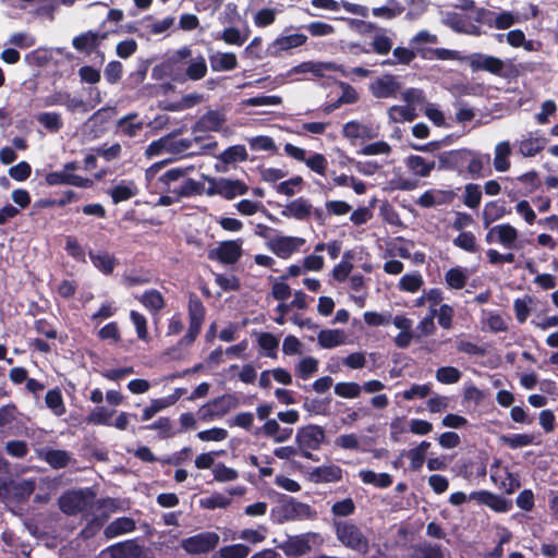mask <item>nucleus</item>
<instances>
[{"mask_svg": "<svg viewBox=\"0 0 558 558\" xmlns=\"http://www.w3.org/2000/svg\"><path fill=\"white\" fill-rule=\"evenodd\" d=\"M312 209L313 206L308 199L299 197L288 203L283 207L281 215L287 218L305 220L312 215Z\"/></svg>", "mask_w": 558, "mask_h": 558, "instance_id": "obj_20", "label": "nucleus"}, {"mask_svg": "<svg viewBox=\"0 0 558 558\" xmlns=\"http://www.w3.org/2000/svg\"><path fill=\"white\" fill-rule=\"evenodd\" d=\"M448 196L447 192L430 190L424 192L417 199V204L422 207L428 208L435 205H440L446 202Z\"/></svg>", "mask_w": 558, "mask_h": 558, "instance_id": "obj_54", "label": "nucleus"}, {"mask_svg": "<svg viewBox=\"0 0 558 558\" xmlns=\"http://www.w3.org/2000/svg\"><path fill=\"white\" fill-rule=\"evenodd\" d=\"M359 477L364 484L373 485L378 488H387L392 484V477L388 473H375L371 470H361Z\"/></svg>", "mask_w": 558, "mask_h": 558, "instance_id": "obj_35", "label": "nucleus"}, {"mask_svg": "<svg viewBox=\"0 0 558 558\" xmlns=\"http://www.w3.org/2000/svg\"><path fill=\"white\" fill-rule=\"evenodd\" d=\"M173 24V16H167L162 20H154L150 16H146L137 22L134 32L137 33L140 37L149 39L153 35H162L168 32Z\"/></svg>", "mask_w": 558, "mask_h": 558, "instance_id": "obj_11", "label": "nucleus"}, {"mask_svg": "<svg viewBox=\"0 0 558 558\" xmlns=\"http://www.w3.org/2000/svg\"><path fill=\"white\" fill-rule=\"evenodd\" d=\"M435 377L445 385L456 384L461 378V372L453 366H442L436 371Z\"/></svg>", "mask_w": 558, "mask_h": 558, "instance_id": "obj_59", "label": "nucleus"}, {"mask_svg": "<svg viewBox=\"0 0 558 558\" xmlns=\"http://www.w3.org/2000/svg\"><path fill=\"white\" fill-rule=\"evenodd\" d=\"M114 204L125 202L137 194V186L133 181L123 180L109 190Z\"/></svg>", "mask_w": 558, "mask_h": 558, "instance_id": "obj_30", "label": "nucleus"}, {"mask_svg": "<svg viewBox=\"0 0 558 558\" xmlns=\"http://www.w3.org/2000/svg\"><path fill=\"white\" fill-rule=\"evenodd\" d=\"M209 62L214 72L232 71L238 66V58L233 52H211Z\"/></svg>", "mask_w": 558, "mask_h": 558, "instance_id": "obj_24", "label": "nucleus"}, {"mask_svg": "<svg viewBox=\"0 0 558 558\" xmlns=\"http://www.w3.org/2000/svg\"><path fill=\"white\" fill-rule=\"evenodd\" d=\"M242 240L223 241L210 252L209 257L217 258L223 264H233L242 255Z\"/></svg>", "mask_w": 558, "mask_h": 558, "instance_id": "obj_13", "label": "nucleus"}, {"mask_svg": "<svg viewBox=\"0 0 558 558\" xmlns=\"http://www.w3.org/2000/svg\"><path fill=\"white\" fill-rule=\"evenodd\" d=\"M405 166L412 174L421 178H426L435 168L434 160H426L418 155H411L405 159Z\"/></svg>", "mask_w": 558, "mask_h": 558, "instance_id": "obj_27", "label": "nucleus"}, {"mask_svg": "<svg viewBox=\"0 0 558 558\" xmlns=\"http://www.w3.org/2000/svg\"><path fill=\"white\" fill-rule=\"evenodd\" d=\"M225 121L226 117L223 113L219 111H209L199 119L198 126L203 131L218 132Z\"/></svg>", "mask_w": 558, "mask_h": 558, "instance_id": "obj_40", "label": "nucleus"}, {"mask_svg": "<svg viewBox=\"0 0 558 558\" xmlns=\"http://www.w3.org/2000/svg\"><path fill=\"white\" fill-rule=\"evenodd\" d=\"M324 440L325 430L318 425L310 424L296 430L295 444L305 459L314 460L312 451L318 450Z\"/></svg>", "mask_w": 558, "mask_h": 558, "instance_id": "obj_4", "label": "nucleus"}, {"mask_svg": "<svg viewBox=\"0 0 558 558\" xmlns=\"http://www.w3.org/2000/svg\"><path fill=\"white\" fill-rule=\"evenodd\" d=\"M469 278V272L462 267H453L446 271L445 281L451 289H462Z\"/></svg>", "mask_w": 558, "mask_h": 558, "instance_id": "obj_42", "label": "nucleus"}, {"mask_svg": "<svg viewBox=\"0 0 558 558\" xmlns=\"http://www.w3.org/2000/svg\"><path fill=\"white\" fill-rule=\"evenodd\" d=\"M518 238L519 231L509 223L497 225L490 228L486 234L488 243L498 242L506 248H518Z\"/></svg>", "mask_w": 558, "mask_h": 558, "instance_id": "obj_12", "label": "nucleus"}, {"mask_svg": "<svg viewBox=\"0 0 558 558\" xmlns=\"http://www.w3.org/2000/svg\"><path fill=\"white\" fill-rule=\"evenodd\" d=\"M483 329L492 332H504L508 330L507 319L499 313L493 311H483Z\"/></svg>", "mask_w": 558, "mask_h": 558, "instance_id": "obj_33", "label": "nucleus"}, {"mask_svg": "<svg viewBox=\"0 0 558 558\" xmlns=\"http://www.w3.org/2000/svg\"><path fill=\"white\" fill-rule=\"evenodd\" d=\"M235 407V401L230 396H223L214 400L211 403L202 408L201 413L204 418L222 416Z\"/></svg>", "mask_w": 558, "mask_h": 558, "instance_id": "obj_22", "label": "nucleus"}, {"mask_svg": "<svg viewBox=\"0 0 558 558\" xmlns=\"http://www.w3.org/2000/svg\"><path fill=\"white\" fill-rule=\"evenodd\" d=\"M361 392V385L354 381H341L335 386V393L341 398L355 399L360 397Z\"/></svg>", "mask_w": 558, "mask_h": 558, "instance_id": "obj_55", "label": "nucleus"}, {"mask_svg": "<svg viewBox=\"0 0 558 558\" xmlns=\"http://www.w3.org/2000/svg\"><path fill=\"white\" fill-rule=\"evenodd\" d=\"M347 335L340 329H323L317 335L318 344L324 349H332L345 343Z\"/></svg>", "mask_w": 558, "mask_h": 558, "instance_id": "obj_28", "label": "nucleus"}, {"mask_svg": "<svg viewBox=\"0 0 558 558\" xmlns=\"http://www.w3.org/2000/svg\"><path fill=\"white\" fill-rule=\"evenodd\" d=\"M111 558H140L142 548L134 541L119 543L109 548Z\"/></svg>", "mask_w": 558, "mask_h": 558, "instance_id": "obj_32", "label": "nucleus"}, {"mask_svg": "<svg viewBox=\"0 0 558 558\" xmlns=\"http://www.w3.org/2000/svg\"><path fill=\"white\" fill-rule=\"evenodd\" d=\"M45 402L51 412L57 416L63 415L66 411L62 393L59 389L49 390L46 393Z\"/></svg>", "mask_w": 558, "mask_h": 558, "instance_id": "obj_51", "label": "nucleus"}, {"mask_svg": "<svg viewBox=\"0 0 558 558\" xmlns=\"http://www.w3.org/2000/svg\"><path fill=\"white\" fill-rule=\"evenodd\" d=\"M306 40L307 37L304 34L281 35L271 43L269 50L271 54L277 56L282 51L303 46Z\"/></svg>", "mask_w": 558, "mask_h": 558, "instance_id": "obj_19", "label": "nucleus"}, {"mask_svg": "<svg viewBox=\"0 0 558 558\" xmlns=\"http://www.w3.org/2000/svg\"><path fill=\"white\" fill-rule=\"evenodd\" d=\"M96 494L90 488L71 490L59 499V507L65 514L89 513Z\"/></svg>", "mask_w": 558, "mask_h": 558, "instance_id": "obj_3", "label": "nucleus"}, {"mask_svg": "<svg viewBox=\"0 0 558 558\" xmlns=\"http://www.w3.org/2000/svg\"><path fill=\"white\" fill-rule=\"evenodd\" d=\"M335 530L343 546L361 553L367 551L368 539L357 525L349 521H336Z\"/></svg>", "mask_w": 558, "mask_h": 558, "instance_id": "obj_5", "label": "nucleus"}, {"mask_svg": "<svg viewBox=\"0 0 558 558\" xmlns=\"http://www.w3.org/2000/svg\"><path fill=\"white\" fill-rule=\"evenodd\" d=\"M478 20L489 27L508 29L514 24L520 23L521 16L519 13L511 11L493 12L481 10L478 12Z\"/></svg>", "mask_w": 558, "mask_h": 558, "instance_id": "obj_10", "label": "nucleus"}, {"mask_svg": "<svg viewBox=\"0 0 558 558\" xmlns=\"http://www.w3.org/2000/svg\"><path fill=\"white\" fill-rule=\"evenodd\" d=\"M388 117L392 122H411L416 118L413 106H392L388 110Z\"/></svg>", "mask_w": 558, "mask_h": 558, "instance_id": "obj_48", "label": "nucleus"}, {"mask_svg": "<svg viewBox=\"0 0 558 558\" xmlns=\"http://www.w3.org/2000/svg\"><path fill=\"white\" fill-rule=\"evenodd\" d=\"M339 70V66L332 62L306 61L292 69L293 73H313L315 76H324L326 72Z\"/></svg>", "mask_w": 558, "mask_h": 558, "instance_id": "obj_29", "label": "nucleus"}, {"mask_svg": "<svg viewBox=\"0 0 558 558\" xmlns=\"http://www.w3.org/2000/svg\"><path fill=\"white\" fill-rule=\"evenodd\" d=\"M470 500H473L478 505L487 506L496 512H507L511 508L510 501L488 490L472 492L470 494Z\"/></svg>", "mask_w": 558, "mask_h": 558, "instance_id": "obj_15", "label": "nucleus"}, {"mask_svg": "<svg viewBox=\"0 0 558 558\" xmlns=\"http://www.w3.org/2000/svg\"><path fill=\"white\" fill-rule=\"evenodd\" d=\"M306 240L301 236L278 234L268 240V248L280 258H289L301 251Z\"/></svg>", "mask_w": 558, "mask_h": 558, "instance_id": "obj_7", "label": "nucleus"}, {"mask_svg": "<svg viewBox=\"0 0 558 558\" xmlns=\"http://www.w3.org/2000/svg\"><path fill=\"white\" fill-rule=\"evenodd\" d=\"M218 553L220 558H246L250 548L244 544H233L221 547Z\"/></svg>", "mask_w": 558, "mask_h": 558, "instance_id": "obj_62", "label": "nucleus"}, {"mask_svg": "<svg viewBox=\"0 0 558 558\" xmlns=\"http://www.w3.org/2000/svg\"><path fill=\"white\" fill-rule=\"evenodd\" d=\"M262 433L272 439L276 444H281L289 440L293 434V429L289 427H281L277 420H267L263 427Z\"/></svg>", "mask_w": 558, "mask_h": 558, "instance_id": "obj_23", "label": "nucleus"}, {"mask_svg": "<svg viewBox=\"0 0 558 558\" xmlns=\"http://www.w3.org/2000/svg\"><path fill=\"white\" fill-rule=\"evenodd\" d=\"M317 512L307 504L294 498H287L275 506L270 511V519L277 524L289 521L314 520Z\"/></svg>", "mask_w": 558, "mask_h": 558, "instance_id": "obj_2", "label": "nucleus"}, {"mask_svg": "<svg viewBox=\"0 0 558 558\" xmlns=\"http://www.w3.org/2000/svg\"><path fill=\"white\" fill-rule=\"evenodd\" d=\"M490 480L493 483L507 494H512L520 487V482L507 468L500 466L499 462H496L490 469Z\"/></svg>", "mask_w": 558, "mask_h": 558, "instance_id": "obj_14", "label": "nucleus"}, {"mask_svg": "<svg viewBox=\"0 0 558 558\" xmlns=\"http://www.w3.org/2000/svg\"><path fill=\"white\" fill-rule=\"evenodd\" d=\"M116 410L107 407H96L87 416V423L93 425L111 426Z\"/></svg>", "mask_w": 558, "mask_h": 558, "instance_id": "obj_44", "label": "nucleus"}, {"mask_svg": "<svg viewBox=\"0 0 558 558\" xmlns=\"http://www.w3.org/2000/svg\"><path fill=\"white\" fill-rule=\"evenodd\" d=\"M78 169L76 162H68L63 166L60 171H53L46 175V182L48 185H68L70 173Z\"/></svg>", "mask_w": 558, "mask_h": 558, "instance_id": "obj_38", "label": "nucleus"}, {"mask_svg": "<svg viewBox=\"0 0 558 558\" xmlns=\"http://www.w3.org/2000/svg\"><path fill=\"white\" fill-rule=\"evenodd\" d=\"M72 45L78 51L90 52L98 45V34L94 32L83 33L73 39Z\"/></svg>", "mask_w": 558, "mask_h": 558, "instance_id": "obj_49", "label": "nucleus"}, {"mask_svg": "<svg viewBox=\"0 0 558 558\" xmlns=\"http://www.w3.org/2000/svg\"><path fill=\"white\" fill-rule=\"evenodd\" d=\"M118 132L128 137H135L144 128V122L138 119L137 113H129L117 122Z\"/></svg>", "mask_w": 558, "mask_h": 558, "instance_id": "obj_25", "label": "nucleus"}, {"mask_svg": "<svg viewBox=\"0 0 558 558\" xmlns=\"http://www.w3.org/2000/svg\"><path fill=\"white\" fill-rule=\"evenodd\" d=\"M547 142L544 136L530 134L519 143V151L524 157H534L545 148Z\"/></svg>", "mask_w": 558, "mask_h": 558, "instance_id": "obj_26", "label": "nucleus"}, {"mask_svg": "<svg viewBox=\"0 0 558 558\" xmlns=\"http://www.w3.org/2000/svg\"><path fill=\"white\" fill-rule=\"evenodd\" d=\"M500 444L509 447L510 449H519L535 444V436L532 434H513L501 435L499 437Z\"/></svg>", "mask_w": 558, "mask_h": 558, "instance_id": "obj_39", "label": "nucleus"}, {"mask_svg": "<svg viewBox=\"0 0 558 558\" xmlns=\"http://www.w3.org/2000/svg\"><path fill=\"white\" fill-rule=\"evenodd\" d=\"M415 52L412 49L397 47L392 51V58L383 61L384 65L409 64L415 59Z\"/></svg>", "mask_w": 558, "mask_h": 558, "instance_id": "obj_52", "label": "nucleus"}, {"mask_svg": "<svg viewBox=\"0 0 558 558\" xmlns=\"http://www.w3.org/2000/svg\"><path fill=\"white\" fill-rule=\"evenodd\" d=\"M218 159L226 165L242 162L247 159V151L243 145H233L223 150Z\"/></svg>", "mask_w": 558, "mask_h": 558, "instance_id": "obj_45", "label": "nucleus"}, {"mask_svg": "<svg viewBox=\"0 0 558 558\" xmlns=\"http://www.w3.org/2000/svg\"><path fill=\"white\" fill-rule=\"evenodd\" d=\"M141 303L153 312H158L165 306V300L161 293L157 290L145 291L141 298Z\"/></svg>", "mask_w": 558, "mask_h": 558, "instance_id": "obj_53", "label": "nucleus"}, {"mask_svg": "<svg viewBox=\"0 0 558 558\" xmlns=\"http://www.w3.org/2000/svg\"><path fill=\"white\" fill-rule=\"evenodd\" d=\"M247 143L252 150L255 151H275L276 144L275 141L265 135H258L254 137L247 138Z\"/></svg>", "mask_w": 558, "mask_h": 558, "instance_id": "obj_60", "label": "nucleus"}, {"mask_svg": "<svg viewBox=\"0 0 558 558\" xmlns=\"http://www.w3.org/2000/svg\"><path fill=\"white\" fill-rule=\"evenodd\" d=\"M505 215L506 208L501 203L497 201L488 202L485 204L482 213L484 226L488 227L490 223L502 218Z\"/></svg>", "mask_w": 558, "mask_h": 558, "instance_id": "obj_43", "label": "nucleus"}, {"mask_svg": "<svg viewBox=\"0 0 558 558\" xmlns=\"http://www.w3.org/2000/svg\"><path fill=\"white\" fill-rule=\"evenodd\" d=\"M424 284V280L422 275L418 271H413L402 276L399 280V289L401 291L415 293L417 292L422 286Z\"/></svg>", "mask_w": 558, "mask_h": 558, "instance_id": "obj_50", "label": "nucleus"}, {"mask_svg": "<svg viewBox=\"0 0 558 558\" xmlns=\"http://www.w3.org/2000/svg\"><path fill=\"white\" fill-rule=\"evenodd\" d=\"M185 74L187 78L192 81H199L205 77L207 74V63L205 57L198 53L197 56L191 58L185 70Z\"/></svg>", "mask_w": 558, "mask_h": 558, "instance_id": "obj_37", "label": "nucleus"}, {"mask_svg": "<svg viewBox=\"0 0 558 558\" xmlns=\"http://www.w3.org/2000/svg\"><path fill=\"white\" fill-rule=\"evenodd\" d=\"M135 521L132 518L122 517L109 523L104 534L107 538H113L135 530Z\"/></svg>", "mask_w": 558, "mask_h": 558, "instance_id": "obj_31", "label": "nucleus"}, {"mask_svg": "<svg viewBox=\"0 0 558 558\" xmlns=\"http://www.w3.org/2000/svg\"><path fill=\"white\" fill-rule=\"evenodd\" d=\"M473 72L486 71L490 74L505 76L506 63L494 56L484 53H472L465 58Z\"/></svg>", "mask_w": 558, "mask_h": 558, "instance_id": "obj_9", "label": "nucleus"}, {"mask_svg": "<svg viewBox=\"0 0 558 558\" xmlns=\"http://www.w3.org/2000/svg\"><path fill=\"white\" fill-rule=\"evenodd\" d=\"M90 260L93 265L101 272L109 275L113 271L116 259L112 255L106 252L90 253Z\"/></svg>", "mask_w": 558, "mask_h": 558, "instance_id": "obj_47", "label": "nucleus"}, {"mask_svg": "<svg viewBox=\"0 0 558 558\" xmlns=\"http://www.w3.org/2000/svg\"><path fill=\"white\" fill-rule=\"evenodd\" d=\"M342 134L348 140L354 142L356 140H372L376 137L378 133L377 130L371 125L357 121H350L343 125Z\"/></svg>", "mask_w": 558, "mask_h": 558, "instance_id": "obj_17", "label": "nucleus"}, {"mask_svg": "<svg viewBox=\"0 0 558 558\" xmlns=\"http://www.w3.org/2000/svg\"><path fill=\"white\" fill-rule=\"evenodd\" d=\"M482 199V191L477 184H466L464 189L463 203L469 208H476L480 206Z\"/></svg>", "mask_w": 558, "mask_h": 558, "instance_id": "obj_61", "label": "nucleus"}, {"mask_svg": "<svg viewBox=\"0 0 558 558\" xmlns=\"http://www.w3.org/2000/svg\"><path fill=\"white\" fill-rule=\"evenodd\" d=\"M308 478L313 483H335L342 478V470L336 464H324L314 468L308 473Z\"/></svg>", "mask_w": 558, "mask_h": 558, "instance_id": "obj_18", "label": "nucleus"}, {"mask_svg": "<svg viewBox=\"0 0 558 558\" xmlns=\"http://www.w3.org/2000/svg\"><path fill=\"white\" fill-rule=\"evenodd\" d=\"M369 89L376 98H390L399 92L400 83L396 76L388 74L376 78L369 85Z\"/></svg>", "mask_w": 558, "mask_h": 558, "instance_id": "obj_16", "label": "nucleus"}, {"mask_svg": "<svg viewBox=\"0 0 558 558\" xmlns=\"http://www.w3.org/2000/svg\"><path fill=\"white\" fill-rule=\"evenodd\" d=\"M204 101V96L199 93H191L184 95L180 100L172 102L168 106L171 111H182L192 108Z\"/></svg>", "mask_w": 558, "mask_h": 558, "instance_id": "obj_56", "label": "nucleus"}, {"mask_svg": "<svg viewBox=\"0 0 558 558\" xmlns=\"http://www.w3.org/2000/svg\"><path fill=\"white\" fill-rule=\"evenodd\" d=\"M557 112V105L554 100H545L541 105V110L535 114V121L539 125H545L549 123L550 118L554 117Z\"/></svg>", "mask_w": 558, "mask_h": 558, "instance_id": "obj_63", "label": "nucleus"}, {"mask_svg": "<svg viewBox=\"0 0 558 558\" xmlns=\"http://www.w3.org/2000/svg\"><path fill=\"white\" fill-rule=\"evenodd\" d=\"M312 171L317 174L325 175L328 161L323 154L314 153L308 156L304 162Z\"/></svg>", "mask_w": 558, "mask_h": 558, "instance_id": "obj_64", "label": "nucleus"}, {"mask_svg": "<svg viewBox=\"0 0 558 558\" xmlns=\"http://www.w3.org/2000/svg\"><path fill=\"white\" fill-rule=\"evenodd\" d=\"M533 305V299L531 296H524L522 299H515L513 302V310L515 318L520 324L526 322Z\"/></svg>", "mask_w": 558, "mask_h": 558, "instance_id": "obj_58", "label": "nucleus"}, {"mask_svg": "<svg viewBox=\"0 0 558 558\" xmlns=\"http://www.w3.org/2000/svg\"><path fill=\"white\" fill-rule=\"evenodd\" d=\"M175 403V397H163L153 399L150 404L143 410L142 420L148 421L154 417L160 411L173 405Z\"/></svg>", "mask_w": 558, "mask_h": 558, "instance_id": "obj_41", "label": "nucleus"}, {"mask_svg": "<svg viewBox=\"0 0 558 558\" xmlns=\"http://www.w3.org/2000/svg\"><path fill=\"white\" fill-rule=\"evenodd\" d=\"M166 161L151 165L145 171L146 189L154 194H174L179 197H189L201 194L202 183L187 178L192 168H172L161 172Z\"/></svg>", "mask_w": 558, "mask_h": 558, "instance_id": "obj_1", "label": "nucleus"}, {"mask_svg": "<svg viewBox=\"0 0 558 558\" xmlns=\"http://www.w3.org/2000/svg\"><path fill=\"white\" fill-rule=\"evenodd\" d=\"M250 37V31L244 32L235 27H227L222 31L219 39L223 40L227 45L242 46Z\"/></svg>", "mask_w": 558, "mask_h": 558, "instance_id": "obj_46", "label": "nucleus"}, {"mask_svg": "<svg viewBox=\"0 0 558 558\" xmlns=\"http://www.w3.org/2000/svg\"><path fill=\"white\" fill-rule=\"evenodd\" d=\"M208 182L207 195H219L226 199H233L238 196L245 195L248 186L241 180H233L229 178H209L205 177Z\"/></svg>", "mask_w": 558, "mask_h": 558, "instance_id": "obj_6", "label": "nucleus"}, {"mask_svg": "<svg viewBox=\"0 0 558 558\" xmlns=\"http://www.w3.org/2000/svg\"><path fill=\"white\" fill-rule=\"evenodd\" d=\"M511 155V146L508 141L500 142L495 147L494 167L499 172H505L510 168L509 157Z\"/></svg>", "mask_w": 558, "mask_h": 558, "instance_id": "obj_34", "label": "nucleus"}, {"mask_svg": "<svg viewBox=\"0 0 558 558\" xmlns=\"http://www.w3.org/2000/svg\"><path fill=\"white\" fill-rule=\"evenodd\" d=\"M219 543L218 534L214 532L199 533L184 538L181 547L191 555L205 554L214 549Z\"/></svg>", "mask_w": 558, "mask_h": 558, "instance_id": "obj_8", "label": "nucleus"}, {"mask_svg": "<svg viewBox=\"0 0 558 558\" xmlns=\"http://www.w3.org/2000/svg\"><path fill=\"white\" fill-rule=\"evenodd\" d=\"M469 150H452L442 154L439 159L445 167L464 171L468 161Z\"/></svg>", "mask_w": 558, "mask_h": 558, "instance_id": "obj_36", "label": "nucleus"}, {"mask_svg": "<svg viewBox=\"0 0 558 558\" xmlns=\"http://www.w3.org/2000/svg\"><path fill=\"white\" fill-rule=\"evenodd\" d=\"M318 369V361L313 356L303 357L296 365V375L303 379H308Z\"/></svg>", "mask_w": 558, "mask_h": 558, "instance_id": "obj_57", "label": "nucleus"}, {"mask_svg": "<svg viewBox=\"0 0 558 558\" xmlns=\"http://www.w3.org/2000/svg\"><path fill=\"white\" fill-rule=\"evenodd\" d=\"M288 557H300L311 551V535H299L290 537L281 546Z\"/></svg>", "mask_w": 558, "mask_h": 558, "instance_id": "obj_21", "label": "nucleus"}]
</instances>
